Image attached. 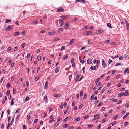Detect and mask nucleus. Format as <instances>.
Returning a JSON list of instances; mask_svg holds the SVG:
<instances>
[{
  "mask_svg": "<svg viewBox=\"0 0 129 129\" xmlns=\"http://www.w3.org/2000/svg\"><path fill=\"white\" fill-rule=\"evenodd\" d=\"M124 94V93L123 92L121 93L118 94V97H120L122 96Z\"/></svg>",
  "mask_w": 129,
  "mask_h": 129,
  "instance_id": "6ab92c4d",
  "label": "nucleus"
},
{
  "mask_svg": "<svg viewBox=\"0 0 129 129\" xmlns=\"http://www.w3.org/2000/svg\"><path fill=\"white\" fill-rule=\"evenodd\" d=\"M102 64L103 67L104 68H105L107 67V64L104 60V59H103L102 60Z\"/></svg>",
  "mask_w": 129,
  "mask_h": 129,
  "instance_id": "f257e3e1",
  "label": "nucleus"
},
{
  "mask_svg": "<svg viewBox=\"0 0 129 129\" xmlns=\"http://www.w3.org/2000/svg\"><path fill=\"white\" fill-rule=\"evenodd\" d=\"M11 20L10 19H7L6 20V21L5 22L6 23H8L10 22H11Z\"/></svg>",
  "mask_w": 129,
  "mask_h": 129,
  "instance_id": "b1692460",
  "label": "nucleus"
},
{
  "mask_svg": "<svg viewBox=\"0 0 129 129\" xmlns=\"http://www.w3.org/2000/svg\"><path fill=\"white\" fill-rule=\"evenodd\" d=\"M47 83H48V82L46 81L45 83V86L44 87V88L45 89H46L48 87V86H47Z\"/></svg>",
  "mask_w": 129,
  "mask_h": 129,
  "instance_id": "dca6fc26",
  "label": "nucleus"
},
{
  "mask_svg": "<svg viewBox=\"0 0 129 129\" xmlns=\"http://www.w3.org/2000/svg\"><path fill=\"white\" fill-rule=\"evenodd\" d=\"M125 105L126 106L127 108H128L129 107V103H127Z\"/></svg>",
  "mask_w": 129,
  "mask_h": 129,
  "instance_id": "c03bdc74",
  "label": "nucleus"
},
{
  "mask_svg": "<svg viewBox=\"0 0 129 129\" xmlns=\"http://www.w3.org/2000/svg\"><path fill=\"white\" fill-rule=\"evenodd\" d=\"M74 128L73 126H70L68 129H73Z\"/></svg>",
  "mask_w": 129,
  "mask_h": 129,
  "instance_id": "e2e57ef3",
  "label": "nucleus"
},
{
  "mask_svg": "<svg viewBox=\"0 0 129 129\" xmlns=\"http://www.w3.org/2000/svg\"><path fill=\"white\" fill-rule=\"evenodd\" d=\"M117 123V122L116 121H114L110 123V124H112V126H113L115 124H116Z\"/></svg>",
  "mask_w": 129,
  "mask_h": 129,
  "instance_id": "412c9836",
  "label": "nucleus"
},
{
  "mask_svg": "<svg viewBox=\"0 0 129 129\" xmlns=\"http://www.w3.org/2000/svg\"><path fill=\"white\" fill-rule=\"evenodd\" d=\"M13 99H12L11 101V105H13L14 104V103L13 101Z\"/></svg>",
  "mask_w": 129,
  "mask_h": 129,
  "instance_id": "2f4dec72",
  "label": "nucleus"
},
{
  "mask_svg": "<svg viewBox=\"0 0 129 129\" xmlns=\"http://www.w3.org/2000/svg\"><path fill=\"white\" fill-rule=\"evenodd\" d=\"M110 40H108L106 41H105V43H108L110 42Z\"/></svg>",
  "mask_w": 129,
  "mask_h": 129,
  "instance_id": "f704fd0d",
  "label": "nucleus"
},
{
  "mask_svg": "<svg viewBox=\"0 0 129 129\" xmlns=\"http://www.w3.org/2000/svg\"><path fill=\"white\" fill-rule=\"evenodd\" d=\"M63 104H61L60 107V108L62 109L63 107Z\"/></svg>",
  "mask_w": 129,
  "mask_h": 129,
  "instance_id": "69168bd1",
  "label": "nucleus"
},
{
  "mask_svg": "<svg viewBox=\"0 0 129 129\" xmlns=\"http://www.w3.org/2000/svg\"><path fill=\"white\" fill-rule=\"evenodd\" d=\"M59 39V38H56L53 39V41H57Z\"/></svg>",
  "mask_w": 129,
  "mask_h": 129,
  "instance_id": "a18cd8bd",
  "label": "nucleus"
},
{
  "mask_svg": "<svg viewBox=\"0 0 129 129\" xmlns=\"http://www.w3.org/2000/svg\"><path fill=\"white\" fill-rule=\"evenodd\" d=\"M54 32H50L49 33V34L50 35H54V34H55Z\"/></svg>",
  "mask_w": 129,
  "mask_h": 129,
  "instance_id": "7c9ffc66",
  "label": "nucleus"
},
{
  "mask_svg": "<svg viewBox=\"0 0 129 129\" xmlns=\"http://www.w3.org/2000/svg\"><path fill=\"white\" fill-rule=\"evenodd\" d=\"M16 93V89L15 88H13V93L15 94Z\"/></svg>",
  "mask_w": 129,
  "mask_h": 129,
  "instance_id": "052dcab7",
  "label": "nucleus"
},
{
  "mask_svg": "<svg viewBox=\"0 0 129 129\" xmlns=\"http://www.w3.org/2000/svg\"><path fill=\"white\" fill-rule=\"evenodd\" d=\"M80 61V62H81V63H84L85 61H84V60H82L81 59V60Z\"/></svg>",
  "mask_w": 129,
  "mask_h": 129,
  "instance_id": "13d9d810",
  "label": "nucleus"
},
{
  "mask_svg": "<svg viewBox=\"0 0 129 129\" xmlns=\"http://www.w3.org/2000/svg\"><path fill=\"white\" fill-rule=\"evenodd\" d=\"M38 21L37 20L34 21L33 22V23L34 24H36L37 23H38Z\"/></svg>",
  "mask_w": 129,
  "mask_h": 129,
  "instance_id": "603ef678",
  "label": "nucleus"
},
{
  "mask_svg": "<svg viewBox=\"0 0 129 129\" xmlns=\"http://www.w3.org/2000/svg\"><path fill=\"white\" fill-rule=\"evenodd\" d=\"M127 72L128 73H129V68H127L124 71V74H126Z\"/></svg>",
  "mask_w": 129,
  "mask_h": 129,
  "instance_id": "9b49d317",
  "label": "nucleus"
},
{
  "mask_svg": "<svg viewBox=\"0 0 129 129\" xmlns=\"http://www.w3.org/2000/svg\"><path fill=\"white\" fill-rule=\"evenodd\" d=\"M92 62V59L90 58L88 59L87 61V63L88 64H90Z\"/></svg>",
  "mask_w": 129,
  "mask_h": 129,
  "instance_id": "39448f33",
  "label": "nucleus"
},
{
  "mask_svg": "<svg viewBox=\"0 0 129 129\" xmlns=\"http://www.w3.org/2000/svg\"><path fill=\"white\" fill-rule=\"evenodd\" d=\"M75 40L74 39H73L71 40L70 42L68 43V45L69 46H70L73 43V41H74Z\"/></svg>",
  "mask_w": 129,
  "mask_h": 129,
  "instance_id": "1a4fd4ad",
  "label": "nucleus"
},
{
  "mask_svg": "<svg viewBox=\"0 0 129 129\" xmlns=\"http://www.w3.org/2000/svg\"><path fill=\"white\" fill-rule=\"evenodd\" d=\"M106 120H107V119L106 118H104L103 120L102 121V123L106 121Z\"/></svg>",
  "mask_w": 129,
  "mask_h": 129,
  "instance_id": "72a5a7b5",
  "label": "nucleus"
},
{
  "mask_svg": "<svg viewBox=\"0 0 129 129\" xmlns=\"http://www.w3.org/2000/svg\"><path fill=\"white\" fill-rule=\"evenodd\" d=\"M37 59L39 61L41 60V56L40 55H39L37 57Z\"/></svg>",
  "mask_w": 129,
  "mask_h": 129,
  "instance_id": "c85d7f7f",
  "label": "nucleus"
},
{
  "mask_svg": "<svg viewBox=\"0 0 129 129\" xmlns=\"http://www.w3.org/2000/svg\"><path fill=\"white\" fill-rule=\"evenodd\" d=\"M64 11V9L60 7L58 8V9L57 10L56 12H63Z\"/></svg>",
  "mask_w": 129,
  "mask_h": 129,
  "instance_id": "20e7f679",
  "label": "nucleus"
},
{
  "mask_svg": "<svg viewBox=\"0 0 129 129\" xmlns=\"http://www.w3.org/2000/svg\"><path fill=\"white\" fill-rule=\"evenodd\" d=\"M59 68H57L55 70V72L56 73H57V72H58L59 71Z\"/></svg>",
  "mask_w": 129,
  "mask_h": 129,
  "instance_id": "393cba45",
  "label": "nucleus"
},
{
  "mask_svg": "<svg viewBox=\"0 0 129 129\" xmlns=\"http://www.w3.org/2000/svg\"><path fill=\"white\" fill-rule=\"evenodd\" d=\"M80 77V75L79 74H78L77 75V77H76V79L75 80V82H76L78 81L79 78Z\"/></svg>",
  "mask_w": 129,
  "mask_h": 129,
  "instance_id": "2eb2a0df",
  "label": "nucleus"
},
{
  "mask_svg": "<svg viewBox=\"0 0 129 129\" xmlns=\"http://www.w3.org/2000/svg\"><path fill=\"white\" fill-rule=\"evenodd\" d=\"M76 1L84 3L86 2V1L83 0H77Z\"/></svg>",
  "mask_w": 129,
  "mask_h": 129,
  "instance_id": "f3484780",
  "label": "nucleus"
},
{
  "mask_svg": "<svg viewBox=\"0 0 129 129\" xmlns=\"http://www.w3.org/2000/svg\"><path fill=\"white\" fill-rule=\"evenodd\" d=\"M68 117H67L64 120H63V122H66L67 121V120L68 119Z\"/></svg>",
  "mask_w": 129,
  "mask_h": 129,
  "instance_id": "5fc2aeb1",
  "label": "nucleus"
},
{
  "mask_svg": "<svg viewBox=\"0 0 129 129\" xmlns=\"http://www.w3.org/2000/svg\"><path fill=\"white\" fill-rule=\"evenodd\" d=\"M20 109H18L16 111V112L17 113H19L20 112Z\"/></svg>",
  "mask_w": 129,
  "mask_h": 129,
  "instance_id": "3c124183",
  "label": "nucleus"
},
{
  "mask_svg": "<svg viewBox=\"0 0 129 129\" xmlns=\"http://www.w3.org/2000/svg\"><path fill=\"white\" fill-rule=\"evenodd\" d=\"M30 118V116L29 114H28L27 116V119L28 120Z\"/></svg>",
  "mask_w": 129,
  "mask_h": 129,
  "instance_id": "58836bf2",
  "label": "nucleus"
},
{
  "mask_svg": "<svg viewBox=\"0 0 129 129\" xmlns=\"http://www.w3.org/2000/svg\"><path fill=\"white\" fill-rule=\"evenodd\" d=\"M54 118H53L51 120H50L49 121V122L50 123H51L52 121H54Z\"/></svg>",
  "mask_w": 129,
  "mask_h": 129,
  "instance_id": "680f3d73",
  "label": "nucleus"
},
{
  "mask_svg": "<svg viewBox=\"0 0 129 129\" xmlns=\"http://www.w3.org/2000/svg\"><path fill=\"white\" fill-rule=\"evenodd\" d=\"M83 92L82 91H81L80 93V96L81 97L83 95Z\"/></svg>",
  "mask_w": 129,
  "mask_h": 129,
  "instance_id": "e433bc0d",
  "label": "nucleus"
},
{
  "mask_svg": "<svg viewBox=\"0 0 129 129\" xmlns=\"http://www.w3.org/2000/svg\"><path fill=\"white\" fill-rule=\"evenodd\" d=\"M29 97L27 96L25 98V101H27L29 100Z\"/></svg>",
  "mask_w": 129,
  "mask_h": 129,
  "instance_id": "cd10ccee",
  "label": "nucleus"
},
{
  "mask_svg": "<svg viewBox=\"0 0 129 129\" xmlns=\"http://www.w3.org/2000/svg\"><path fill=\"white\" fill-rule=\"evenodd\" d=\"M44 100L46 102V103H47V96L45 95L44 96Z\"/></svg>",
  "mask_w": 129,
  "mask_h": 129,
  "instance_id": "a211bd4d",
  "label": "nucleus"
},
{
  "mask_svg": "<svg viewBox=\"0 0 129 129\" xmlns=\"http://www.w3.org/2000/svg\"><path fill=\"white\" fill-rule=\"evenodd\" d=\"M68 55L67 54H66L65 55H64L62 58V60H65L68 58Z\"/></svg>",
  "mask_w": 129,
  "mask_h": 129,
  "instance_id": "0eeeda50",
  "label": "nucleus"
},
{
  "mask_svg": "<svg viewBox=\"0 0 129 129\" xmlns=\"http://www.w3.org/2000/svg\"><path fill=\"white\" fill-rule=\"evenodd\" d=\"M80 118L79 117H77L76 118L75 121H78L80 120Z\"/></svg>",
  "mask_w": 129,
  "mask_h": 129,
  "instance_id": "4c0bfd02",
  "label": "nucleus"
},
{
  "mask_svg": "<svg viewBox=\"0 0 129 129\" xmlns=\"http://www.w3.org/2000/svg\"><path fill=\"white\" fill-rule=\"evenodd\" d=\"M116 44V42H113L111 43V45H114Z\"/></svg>",
  "mask_w": 129,
  "mask_h": 129,
  "instance_id": "0e129e2a",
  "label": "nucleus"
},
{
  "mask_svg": "<svg viewBox=\"0 0 129 129\" xmlns=\"http://www.w3.org/2000/svg\"><path fill=\"white\" fill-rule=\"evenodd\" d=\"M129 115V112H127L126 114V115L123 117V119L125 118L127 116H128Z\"/></svg>",
  "mask_w": 129,
  "mask_h": 129,
  "instance_id": "4be33fe9",
  "label": "nucleus"
},
{
  "mask_svg": "<svg viewBox=\"0 0 129 129\" xmlns=\"http://www.w3.org/2000/svg\"><path fill=\"white\" fill-rule=\"evenodd\" d=\"M96 85L98 86V85H99V86H101L102 85V84L101 83H96Z\"/></svg>",
  "mask_w": 129,
  "mask_h": 129,
  "instance_id": "37998d69",
  "label": "nucleus"
},
{
  "mask_svg": "<svg viewBox=\"0 0 129 129\" xmlns=\"http://www.w3.org/2000/svg\"><path fill=\"white\" fill-rule=\"evenodd\" d=\"M125 92L124 93V95L125 96H127L128 95H129V94L128 93V90H125Z\"/></svg>",
  "mask_w": 129,
  "mask_h": 129,
  "instance_id": "f8f14e48",
  "label": "nucleus"
},
{
  "mask_svg": "<svg viewBox=\"0 0 129 129\" xmlns=\"http://www.w3.org/2000/svg\"><path fill=\"white\" fill-rule=\"evenodd\" d=\"M92 42L90 40H89L88 42V44L89 45H90L92 43Z\"/></svg>",
  "mask_w": 129,
  "mask_h": 129,
  "instance_id": "473e14b6",
  "label": "nucleus"
},
{
  "mask_svg": "<svg viewBox=\"0 0 129 129\" xmlns=\"http://www.w3.org/2000/svg\"><path fill=\"white\" fill-rule=\"evenodd\" d=\"M124 20H125V23L126 25V26L127 27V29L129 30V24L126 19H125Z\"/></svg>",
  "mask_w": 129,
  "mask_h": 129,
  "instance_id": "7ed1b4c3",
  "label": "nucleus"
},
{
  "mask_svg": "<svg viewBox=\"0 0 129 129\" xmlns=\"http://www.w3.org/2000/svg\"><path fill=\"white\" fill-rule=\"evenodd\" d=\"M19 34V32H15L14 33V36H16L17 35H18Z\"/></svg>",
  "mask_w": 129,
  "mask_h": 129,
  "instance_id": "5701e85b",
  "label": "nucleus"
},
{
  "mask_svg": "<svg viewBox=\"0 0 129 129\" xmlns=\"http://www.w3.org/2000/svg\"><path fill=\"white\" fill-rule=\"evenodd\" d=\"M100 78H97L96 80V81H95V83H97L99 81V80H100Z\"/></svg>",
  "mask_w": 129,
  "mask_h": 129,
  "instance_id": "09e8293b",
  "label": "nucleus"
},
{
  "mask_svg": "<svg viewBox=\"0 0 129 129\" xmlns=\"http://www.w3.org/2000/svg\"><path fill=\"white\" fill-rule=\"evenodd\" d=\"M85 33L86 35H90L92 33L91 31H86Z\"/></svg>",
  "mask_w": 129,
  "mask_h": 129,
  "instance_id": "4468645a",
  "label": "nucleus"
},
{
  "mask_svg": "<svg viewBox=\"0 0 129 129\" xmlns=\"http://www.w3.org/2000/svg\"><path fill=\"white\" fill-rule=\"evenodd\" d=\"M64 48H65L64 46H63L61 48V50H64Z\"/></svg>",
  "mask_w": 129,
  "mask_h": 129,
  "instance_id": "de8ad7c7",
  "label": "nucleus"
},
{
  "mask_svg": "<svg viewBox=\"0 0 129 129\" xmlns=\"http://www.w3.org/2000/svg\"><path fill=\"white\" fill-rule=\"evenodd\" d=\"M4 125L3 123H2L1 125V128L3 129H4Z\"/></svg>",
  "mask_w": 129,
  "mask_h": 129,
  "instance_id": "6e6d98bb",
  "label": "nucleus"
},
{
  "mask_svg": "<svg viewBox=\"0 0 129 129\" xmlns=\"http://www.w3.org/2000/svg\"><path fill=\"white\" fill-rule=\"evenodd\" d=\"M94 96V95H92L90 97V100H93Z\"/></svg>",
  "mask_w": 129,
  "mask_h": 129,
  "instance_id": "a19ab883",
  "label": "nucleus"
},
{
  "mask_svg": "<svg viewBox=\"0 0 129 129\" xmlns=\"http://www.w3.org/2000/svg\"><path fill=\"white\" fill-rule=\"evenodd\" d=\"M100 61L99 60H96V63L97 65L99 64L100 63Z\"/></svg>",
  "mask_w": 129,
  "mask_h": 129,
  "instance_id": "338daca9",
  "label": "nucleus"
},
{
  "mask_svg": "<svg viewBox=\"0 0 129 129\" xmlns=\"http://www.w3.org/2000/svg\"><path fill=\"white\" fill-rule=\"evenodd\" d=\"M53 96L55 98H60L61 96V95L60 94H58L55 93L53 94Z\"/></svg>",
  "mask_w": 129,
  "mask_h": 129,
  "instance_id": "423d86ee",
  "label": "nucleus"
},
{
  "mask_svg": "<svg viewBox=\"0 0 129 129\" xmlns=\"http://www.w3.org/2000/svg\"><path fill=\"white\" fill-rule=\"evenodd\" d=\"M11 47H8L7 49V50L8 51H11Z\"/></svg>",
  "mask_w": 129,
  "mask_h": 129,
  "instance_id": "864d4df0",
  "label": "nucleus"
},
{
  "mask_svg": "<svg viewBox=\"0 0 129 129\" xmlns=\"http://www.w3.org/2000/svg\"><path fill=\"white\" fill-rule=\"evenodd\" d=\"M68 23L67 22L65 24V28L67 29H68Z\"/></svg>",
  "mask_w": 129,
  "mask_h": 129,
  "instance_id": "aec40b11",
  "label": "nucleus"
},
{
  "mask_svg": "<svg viewBox=\"0 0 129 129\" xmlns=\"http://www.w3.org/2000/svg\"><path fill=\"white\" fill-rule=\"evenodd\" d=\"M12 124H11V123H10V122H9L7 125V129H9L10 126H11Z\"/></svg>",
  "mask_w": 129,
  "mask_h": 129,
  "instance_id": "ddd939ff",
  "label": "nucleus"
},
{
  "mask_svg": "<svg viewBox=\"0 0 129 129\" xmlns=\"http://www.w3.org/2000/svg\"><path fill=\"white\" fill-rule=\"evenodd\" d=\"M88 26H85L83 28L84 29H87L88 28Z\"/></svg>",
  "mask_w": 129,
  "mask_h": 129,
  "instance_id": "4d7b16f0",
  "label": "nucleus"
},
{
  "mask_svg": "<svg viewBox=\"0 0 129 129\" xmlns=\"http://www.w3.org/2000/svg\"><path fill=\"white\" fill-rule=\"evenodd\" d=\"M13 28V26L12 25H9L6 28V29L7 30L10 31Z\"/></svg>",
  "mask_w": 129,
  "mask_h": 129,
  "instance_id": "f03ea898",
  "label": "nucleus"
},
{
  "mask_svg": "<svg viewBox=\"0 0 129 129\" xmlns=\"http://www.w3.org/2000/svg\"><path fill=\"white\" fill-rule=\"evenodd\" d=\"M122 101L121 100H120L118 101L117 102V104H121L122 102Z\"/></svg>",
  "mask_w": 129,
  "mask_h": 129,
  "instance_id": "bf43d9fd",
  "label": "nucleus"
},
{
  "mask_svg": "<svg viewBox=\"0 0 129 129\" xmlns=\"http://www.w3.org/2000/svg\"><path fill=\"white\" fill-rule=\"evenodd\" d=\"M10 93V91L9 90H8L6 93V95L7 96L9 95Z\"/></svg>",
  "mask_w": 129,
  "mask_h": 129,
  "instance_id": "c756f323",
  "label": "nucleus"
},
{
  "mask_svg": "<svg viewBox=\"0 0 129 129\" xmlns=\"http://www.w3.org/2000/svg\"><path fill=\"white\" fill-rule=\"evenodd\" d=\"M25 46V44L24 43H22V45H21V46L22 47V48H24V46Z\"/></svg>",
  "mask_w": 129,
  "mask_h": 129,
  "instance_id": "79ce46f5",
  "label": "nucleus"
},
{
  "mask_svg": "<svg viewBox=\"0 0 129 129\" xmlns=\"http://www.w3.org/2000/svg\"><path fill=\"white\" fill-rule=\"evenodd\" d=\"M38 119H36L34 120V123H36L38 122Z\"/></svg>",
  "mask_w": 129,
  "mask_h": 129,
  "instance_id": "ea45409f",
  "label": "nucleus"
},
{
  "mask_svg": "<svg viewBox=\"0 0 129 129\" xmlns=\"http://www.w3.org/2000/svg\"><path fill=\"white\" fill-rule=\"evenodd\" d=\"M58 32L60 33H61L62 32L63 30L62 29V28H60L58 29Z\"/></svg>",
  "mask_w": 129,
  "mask_h": 129,
  "instance_id": "bb28decb",
  "label": "nucleus"
},
{
  "mask_svg": "<svg viewBox=\"0 0 129 129\" xmlns=\"http://www.w3.org/2000/svg\"><path fill=\"white\" fill-rule=\"evenodd\" d=\"M118 115H116L115 116V118H114V120H116L118 118Z\"/></svg>",
  "mask_w": 129,
  "mask_h": 129,
  "instance_id": "49530a36",
  "label": "nucleus"
},
{
  "mask_svg": "<svg viewBox=\"0 0 129 129\" xmlns=\"http://www.w3.org/2000/svg\"><path fill=\"white\" fill-rule=\"evenodd\" d=\"M87 94L86 93L84 95V97H83V98L84 99H85L86 98L87 96Z\"/></svg>",
  "mask_w": 129,
  "mask_h": 129,
  "instance_id": "c9c22d12",
  "label": "nucleus"
},
{
  "mask_svg": "<svg viewBox=\"0 0 129 129\" xmlns=\"http://www.w3.org/2000/svg\"><path fill=\"white\" fill-rule=\"evenodd\" d=\"M104 31L103 30H99L97 31V33L98 34L102 33L104 32Z\"/></svg>",
  "mask_w": 129,
  "mask_h": 129,
  "instance_id": "6e6552de",
  "label": "nucleus"
},
{
  "mask_svg": "<svg viewBox=\"0 0 129 129\" xmlns=\"http://www.w3.org/2000/svg\"><path fill=\"white\" fill-rule=\"evenodd\" d=\"M107 26L109 28H111L112 27L111 24L110 23H108L107 24Z\"/></svg>",
  "mask_w": 129,
  "mask_h": 129,
  "instance_id": "a878e982",
  "label": "nucleus"
},
{
  "mask_svg": "<svg viewBox=\"0 0 129 129\" xmlns=\"http://www.w3.org/2000/svg\"><path fill=\"white\" fill-rule=\"evenodd\" d=\"M10 84L9 83H7V88H9L10 87Z\"/></svg>",
  "mask_w": 129,
  "mask_h": 129,
  "instance_id": "8fccbe9b",
  "label": "nucleus"
},
{
  "mask_svg": "<svg viewBox=\"0 0 129 129\" xmlns=\"http://www.w3.org/2000/svg\"><path fill=\"white\" fill-rule=\"evenodd\" d=\"M59 25H60L62 26L63 24V21L61 20H59Z\"/></svg>",
  "mask_w": 129,
  "mask_h": 129,
  "instance_id": "9d476101",
  "label": "nucleus"
},
{
  "mask_svg": "<svg viewBox=\"0 0 129 129\" xmlns=\"http://www.w3.org/2000/svg\"><path fill=\"white\" fill-rule=\"evenodd\" d=\"M23 129H26V127L25 125H23Z\"/></svg>",
  "mask_w": 129,
  "mask_h": 129,
  "instance_id": "774afa93",
  "label": "nucleus"
}]
</instances>
